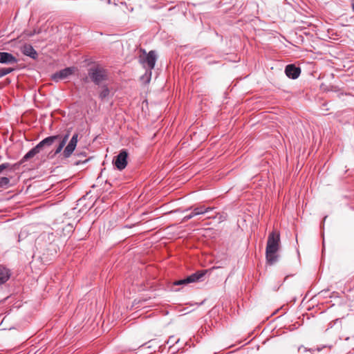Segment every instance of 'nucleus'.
<instances>
[{
    "instance_id": "obj_1",
    "label": "nucleus",
    "mask_w": 354,
    "mask_h": 354,
    "mask_svg": "<svg viewBox=\"0 0 354 354\" xmlns=\"http://www.w3.org/2000/svg\"><path fill=\"white\" fill-rule=\"evenodd\" d=\"M279 234L276 232H272L268 236L266 250V261L270 265H273L278 260L279 256L277 252L279 248Z\"/></svg>"
},
{
    "instance_id": "obj_2",
    "label": "nucleus",
    "mask_w": 354,
    "mask_h": 354,
    "mask_svg": "<svg viewBox=\"0 0 354 354\" xmlns=\"http://www.w3.org/2000/svg\"><path fill=\"white\" fill-rule=\"evenodd\" d=\"M88 76L93 83L100 85L107 80L108 73L102 67H92L88 70Z\"/></svg>"
},
{
    "instance_id": "obj_3",
    "label": "nucleus",
    "mask_w": 354,
    "mask_h": 354,
    "mask_svg": "<svg viewBox=\"0 0 354 354\" xmlns=\"http://www.w3.org/2000/svg\"><path fill=\"white\" fill-rule=\"evenodd\" d=\"M157 59L156 52L151 50L145 57L141 58V63L143 66L147 69L145 76L147 78V82H149L151 76V70L154 68Z\"/></svg>"
},
{
    "instance_id": "obj_4",
    "label": "nucleus",
    "mask_w": 354,
    "mask_h": 354,
    "mask_svg": "<svg viewBox=\"0 0 354 354\" xmlns=\"http://www.w3.org/2000/svg\"><path fill=\"white\" fill-rule=\"evenodd\" d=\"M190 209H192V212L189 214L184 216L182 220V222H186L196 216L202 215L205 213H207L213 210L214 207H205L204 205H198L197 207H191Z\"/></svg>"
},
{
    "instance_id": "obj_5",
    "label": "nucleus",
    "mask_w": 354,
    "mask_h": 354,
    "mask_svg": "<svg viewBox=\"0 0 354 354\" xmlns=\"http://www.w3.org/2000/svg\"><path fill=\"white\" fill-rule=\"evenodd\" d=\"M78 141V134L74 133L68 145L64 148L62 155L64 158H68L75 151Z\"/></svg>"
},
{
    "instance_id": "obj_6",
    "label": "nucleus",
    "mask_w": 354,
    "mask_h": 354,
    "mask_svg": "<svg viewBox=\"0 0 354 354\" xmlns=\"http://www.w3.org/2000/svg\"><path fill=\"white\" fill-rule=\"evenodd\" d=\"M74 71H75V68H73V67L65 68L54 73L52 75V79L55 82H58L61 80L66 79L74 73Z\"/></svg>"
},
{
    "instance_id": "obj_7",
    "label": "nucleus",
    "mask_w": 354,
    "mask_h": 354,
    "mask_svg": "<svg viewBox=\"0 0 354 354\" xmlns=\"http://www.w3.org/2000/svg\"><path fill=\"white\" fill-rule=\"evenodd\" d=\"M127 153L125 150H122L114 160L115 166L119 169L122 170L127 165Z\"/></svg>"
},
{
    "instance_id": "obj_8",
    "label": "nucleus",
    "mask_w": 354,
    "mask_h": 354,
    "mask_svg": "<svg viewBox=\"0 0 354 354\" xmlns=\"http://www.w3.org/2000/svg\"><path fill=\"white\" fill-rule=\"evenodd\" d=\"M285 73L289 78L295 80L299 76L301 69L293 64H289L285 68Z\"/></svg>"
},
{
    "instance_id": "obj_9",
    "label": "nucleus",
    "mask_w": 354,
    "mask_h": 354,
    "mask_svg": "<svg viewBox=\"0 0 354 354\" xmlns=\"http://www.w3.org/2000/svg\"><path fill=\"white\" fill-rule=\"evenodd\" d=\"M17 59L11 53L0 52V63L4 64H12L17 63Z\"/></svg>"
},
{
    "instance_id": "obj_10",
    "label": "nucleus",
    "mask_w": 354,
    "mask_h": 354,
    "mask_svg": "<svg viewBox=\"0 0 354 354\" xmlns=\"http://www.w3.org/2000/svg\"><path fill=\"white\" fill-rule=\"evenodd\" d=\"M207 270L197 271L195 273L192 274L191 275L186 277V281L190 283H195L200 281H202V279L207 273Z\"/></svg>"
},
{
    "instance_id": "obj_11",
    "label": "nucleus",
    "mask_w": 354,
    "mask_h": 354,
    "mask_svg": "<svg viewBox=\"0 0 354 354\" xmlns=\"http://www.w3.org/2000/svg\"><path fill=\"white\" fill-rule=\"evenodd\" d=\"M61 138V136L60 135H55V136H48L46 138H44V140H42L41 141H40L37 145V146H38L39 150L41 151V149L45 147V146H47V147H49L50 145H53V143L57 140H59V138Z\"/></svg>"
},
{
    "instance_id": "obj_12",
    "label": "nucleus",
    "mask_w": 354,
    "mask_h": 354,
    "mask_svg": "<svg viewBox=\"0 0 354 354\" xmlns=\"http://www.w3.org/2000/svg\"><path fill=\"white\" fill-rule=\"evenodd\" d=\"M21 52L24 55L31 58L35 59L37 56V51L30 44H25L21 48Z\"/></svg>"
},
{
    "instance_id": "obj_13",
    "label": "nucleus",
    "mask_w": 354,
    "mask_h": 354,
    "mask_svg": "<svg viewBox=\"0 0 354 354\" xmlns=\"http://www.w3.org/2000/svg\"><path fill=\"white\" fill-rule=\"evenodd\" d=\"M10 273L7 268L0 266V284L4 283L10 278Z\"/></svg>"
},
{
    "instance_id": "obj_14",
    "label": "nucleus",
    "mask_w": 354,
    "mask_h": 354,
    "mask_svg": "<svg viewBox=\"0 0 354 354\" xmlns=\"http://www.w3.org/2000/svg\"><path fill=\"white\" fill-rule=\"evenodd\" d=\"M40 152V150L38 147V146H35L32 149H31L27 153L24 155V156L22 158V161L25 162L28 160L33 158L36 154Z\"/></svg>"
},
{
    "instance_id": "obj_15",
    "label": "nucleus",
    "mask_w": 354,
    "mask_h": 354,
    "mask_svg": "<svg viewBox=\"0 0 354 354\" xmlns=\"http://www.w3.org/2000/svg\"><path fill=\"white\" fill-rule=\"evenodd\" d=\"M10 185V179L7 177L0 178V187L7 188Z\"/></svg>"
},
{
    "instance_id": "obj_16",
    "label": "nucleus",
    "mask_w": 354,
    "mask_h": 354,
    "mask_svg": "<svg viewBox=\"0 0 354 354\" xmlns=\"http://www.w3.org/2000/svg\"><path fill=\"white\" fill-rule=\"evenodd\" d=\"M14 70L13 68H3L0 69V78L12 73Z\"/></svg>"
},
{
    "instance_id": "obj_17",
    "label": "nucleus",
    "mask_w": 354,
    "mask_h": 354,
    "mask_svg": "<svg viewBox=\"0 0 354 354\" xmlns=\"http://www.w3.org/2000/svg\"><path fill=\"white\" fill-rule=\"evenodd\" d=\"M109 94V90L107 87H104L100 93V97L103 100L106 98Z\"/></svg>"
},
{
    "instance_id": "obj_18",
    "label": "nucleus",
    "mask_w": 354,
    "mask_h": 354,
    "mask_svg": "<svg viewBox=\"0 0 354 354\" xmlns=\"http://www.w3.org/2000/svg\"><path fill=\"white\" fill-rule=\"evenodd\" d=\"M65 145H64V142H59V144L58 145V146L57 147V148H56V149H55V152H54V156H57L58 153H59L62 151V149H63V148H64V147Z\"/></svg>"
},
{
    "instance_id": "obj_19",
    "label": "nucleus",
    "mask_w": 354,
    "mask_h": 354,
    "mask_svg": "<svg viewBox=\"0 0 354 354\" xmlns=\"http://www.w3.org/2000/svg\"><path fill=\"white\" fill-rule=\"evenodd\" d=\"M188 283H189L188 281H186V278H185L183 279L176 281L174 283V285L180 286V285H185V284H188Z\"/></svg>"
},
{
    "instance_id": "obj_20",
    "label": "nucleus",
    "mask_w": 354,
    "mask_h": 354,
    "mask_svg": "<svg viewBox=\"0 0 354 354\" xmlns=\"http://www.w3.org/2000/svg\"><path fill=\"white\" fill-rule=\"evenodd\" d=\"M68 138H69V133H67L66 134H65L63 137L61 136V138L59 139H61V142H64V145L66 144V142L68 141Z\"/></svg>"
},
{
    "instance_id": "obj_21",
    "label": "nucleus",
    "mask_w": 354,
    "mask_h": 354,
    "mask_svg": "<svg viewBox=\"0 0 354 354\" xmlns=\"http://www.w3.org/2000/svg\"><path fill=\"white\" fill-rule=\"evenodd\" d=\"M10 166V164L9 163H3V164H1L0 165V174L3 171L5 170L6 169L8 168V167Z\"/></svg>"
},
{
    "instance_id": "obj_22",
    "label": "nucleus",
    "mask_w": 354,
    "mask_h": 354,
    "mask_svg": "<svg viewBox=\"0 0 354 354\" xmlns=\"http://www.w3.org/2000/svg\"><path fill=\"white\" fill-rule=\"evenodd\" d=\"M352 8H353V10L354 11V4L352 5Z\"/></svg>"
},
{
    "instance_id": "obj_23",
    "label": "nucleus",
    "mask_w": 354,
    "mask_h": 354,
    "mask_svg": "<svg viewBox=\"0 0 354 354\" xmlns=\"http://www.w3.org/2000/svg\"><path fill=\"white\" fill-rule=\"evenodd\" d=\"M326 216H325V217L324 218V221H326Z\"/></svg>"
}]
</instances>
